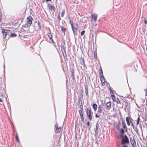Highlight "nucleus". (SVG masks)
<instances>
[{
	"mask_svg": "<svg viewBox=\"0 0 147 147\" xmlns=\"http://www.w3.org/2000/svg\"><path fill=\"white\" fill-rule=\"evenodd\" d=\"M120 136L121 138V144H122L125 145V143H128L129 142L128 138L126 135L120 134Z\"/></svg>",
	"mask_w": 147,
	"mask_h": 147,
	"instance_id": "obj_1",
	"label": "nucleus"
},
{
	"mask_svg": "<svg viewBox=\"0 0 147 147\" xmlns=\"http://www.w3.org/2000/svg\"><path fill=\"white\" fill-rule=\"evenodd\" d=\"M54 129L55 132L56 133H59L61 130V127H58V125L57 123H56L55 125Z\"/></svg>",
	"mask_w": 147,
	"mask_h": 147,
	"instance_id": "obj_2",
	"label": "nucleus"
},
{
	"mask_svg": "<svg viewBox=\"0 0 147 147\" xmlns=\"http://www.w3.org/2000/svg\"><path fill=\"white\" fill-rule=\"evenodd\" d=\"M86 113L89 119L91 120L92 119V117L91 115V110L88 109H87Z\"/></svg>",
	"mask_w": 147,
	"mask_h": 147,
	"instance_id": "obj_3",
	"label": "nucleus"
},
{
	"mask_svg": "<svg viewBox=\"0 0 147 147\" xmlns=\"http://www.w3.org/2000/svg\"><path fill=\"white\" fill-rule=\"evenodd\" d=\"M27 19L28 20V23L30 24H32V21L33 20L32 17L31 16H30L27 17Z\"/></svg>",
	"mask_w": 147,
	"mask_h": 147,
	"instance_id": "obj_4",
	"label": "nucleus"
},
{
	"mask_svg": "<svg viewBox=\"0 0 147 147\" xmlns=\"http://www.w3.org/2000/svg\"><path fill=\"white\" fill-rule=\"evenodd\" d=\"M130 142L132 146L133 145H136L135 140L134 139V137H133L132 138H130Z\"/></svg>",
	"mask_w": 147,
	"mask_h": 147,
	"instance_id": "obj_5",
	"label": "nucleus"
},
{
	"mask_svg": "<svg viewBox=\"0 0 147 147\" xmlns=\"http://www.w3.org/2000/svg\"><path fill=\"white\" fill-rule=\"evenodd\" d=\"M47 7H48L49 10L52 11V10L54 11L55 9V7L54 6H53L51 4H48L47 5Z\"/></svg>",
	"mask_w": 147,
	"mask_h": 147,
	"instance_id": "obj_6",
	"label": "nucleus"
},
{
	"mask_svg": "<svg viewBox=\"0 0 147 147\" xmlns=\"http://www.w3.org/2000/svg\"><path fill=\"white\" fill-rule=\"evenodd\" d=\"M100 78L101 81V82L102 83V85H104L105 82V78L103 77V75H100Z\"/></svg>",
	"mask_w": 147,
	"mask_h": 147,
	"instance_id": "obj_7",
	"label": "nucleus"
},
{
	"mask_svg": "<svg viewBox=\"0 0 147 147\" xmlns=\"http://www.w3.org/2000/svg\"><path fill=\"white\" fill-rule=\"evenodd\" d=\"M92 20H93L94 22H95L96 21L97 15V14H94L91 15Z\"/></svg>",
	"mask_w": 147,
	"mask_h": 147,
	"instance_id": "obj_8",
	"label": "nucleus"
},
{
	"mask_svg": "<svg viewBox=\"0 0 147 147\" xmlns=\"http://www.w3.org/2000/svg\"><path fill=\"white\" fill-rule=\"evenodd\" d=\"M102 105H98V112L99 113H101L102 112Z\"/></svg>",
	"mask_w": 147,
	"mask_h": 147,
	"instance_id": "obj_9",
	"label": "nucleus"
},
{
	"mask_svg": "<svg viewBox=\"0 0 147 147\" xmlns=\"http://www.w3.org/2000/svg\"><path fill=\"white\" fill-rule=\"evenodd\" d=\"M111 102H109L107 103L106 104V109L109 110L110 108L111 107Z\"/></svg>",
	"mask_w": 147,
	"mask_h": 147,
	"instance_id": "obj_10",
	"label": "nucleus"
},
{
	"mask_svg": "<svg viewBox=\"0 0 147 147\" xmlns=\"http://www.w3.org/2000/svg\"><path fill=\"white\" fill-rule=\"evenodd\" d=\"M5 31H6V30H5L3 29L2 30V32L3 34V37L4 38H6L7 35V32H5Z\"/></svg>",
	"mask_w": 147,
	"mask_h": 147,
	"instance_id": "obj_11",
	"label": "nucleus"
},
{
	"mask_svg": "<svg viewBox=\"0 0 147 147\" xmlns=\"http://www.w3.org/2000/svg\"><path fill=\"white\" fill-rule=\"evenodd\" d=\"M84 86L85 88V93L87 96H88V86L87 85L85 84Z\"/></svg>",
	"mask_w": 147,
	"mask_h": 147,
	"instance_id": "obj_12",
	"label": "nucleus"
},
{
	"mask_svg": "<svg viewBox=\"0 0 147 147\" xmlns=\"http://www.w3.org/2000/svg\"><path fill=\"white\" fill-rule=\"evenodd\" d=\"M126 120L127 123V125H128L129 126L130 125V121H131V120L130 119V118L129 117H127L126 118Z\"/></svg>",
	"mask_w": 147,
	"mask_h": 147,
	"instance_id": "obj_13",
	"label": "nucleus"
},
{
	"mask_svg": "<svg viewBox=\"0 0 147 147\" xmlns=\"http://www.w3.org/2000/svg\"><path fill=\"white\" fill-rule=\"evenodd\" d=\"M98 124L97 122L96 124V128L95 129V135H96L98 133Z\"/></svg>",
	"mask_w": 147,
	"mask_h": 147,
	"instance_id": "obj_14",
	"label": "nucleus"
},
{
	"mask_svg": "<svg viewBox=\"0 0 147 147\" xmlns=\"http://www.w3.org/2000/svg\"><path fill=\"white\" fill-rule=\"evenodd\" d=\"M92 107L94 111H96V110L97 108V105L95 104H93L92 105Z\"/></svg>",
	"mask_w": 147,
	"mask_h": 147,
	"instance_id": "obj_15",
	"label": "nucleus"
},
{
	"mask_svg": "<svg viewBox=\"0 0 147 147\" xmlns=\"http://www.w3.org/2000/svg\"><path fill=\"white\" fill-rule=\"evenodd\" d=\"M48 36L50 40L52 41V42L54 43L53 40L52 38V35L51 34V33H49L48 34Z\"/></svg>",
	"mask_w": 147,
	"mask_h": 147,
	"instance_id": "obj_16",
	"label": "nucleus"
},
{
	"mask_svg": "<svg viewBox=\"0 0 147 147\" xmlns=\"http://www.w3.org/2000/svg\"><path fill=\"white\" fill-rule=\"evenodd\" d=\"M81 63L84 67H85V65L84 63V60L83 59H82L81 60Z\"/></svg>",
	"mask_w": 147,
	"mask_h": 147,
	"instance_id": "obj_17",
	"label": "nucleus"
},
{
	"mask_svg": "<svg viewBox=\"0 0 147 147\" xmlns=\"http://www.w3.org/2000/svg\"><path fill=\"white\" fill-rule=\"evenodd\" d=\"M60 27L61 30L63 32L64 34H65V31L66 30V29L62 26H61Z\"/></svg>",
	"mask_w": 147,
	"mask_h": 147,
	"instance_id": "obj_18",
	"label": "nucleus"
},
{
	"mask_svg": "<svg viewBox=\"0 0 147 147\" xmlns=\"http://www.w3.org/2000/svg\"><path fill=\"white\" fill-rule=\"evenodd\" d=\"M122 124L123 127L124 129H125L127 130V127L126 125V124L125 122V121H123L122 122Z\"/></svg>",
	"mask_w": 147,
	"mask_h": 147,
	"instance_id": "obj_19",
	"label": "nucleus"
},
{
	"mask_svg": "<svg viewBox=\"0 0 147 147\" xmlns=\"http://www.w3.org/2000/svg\"><path fill=\"white\" fill-rule=\"evenodd\" d=\"M69 22H70V23L71 26V28H72V29L73 32L74 33V27H73V22L71 20H70Z\"/></svg>",
	"mask_w": 147,
	"mask_h": 147,
	"instance_id": "obj_20",
	"label": "nucleus"
},
{
	"mask_svg": "<svg viewBox=\"0 0 147 147\" xmlns=\"http://www.w3.org/2000/svg\"><path fill=\"white\" fill-rule=\"evenodd\" d=\"M83 111L82 110H79V112L80 113V116L81 117H83Z\"/></svg>",
	"mask_w": 147,
	"mask_h": 147,
	"instance_id": "obj_21",
	"label": "nucleus"
},
{
	"mask_svg": "<svg viewBox=\"0 0 147 147\" xmlns=\"http://www.w3.org/2000/svg\"><path fill=\"white\" fill-rule=\"evenodd\" d=\"M110 91V92H111V95L112 96V97L113 100L115 101V96H114V95H112V94H111V91Z\"/></svg>",
	"mask_w": 147,
	"mask_h": 147,
	"instance_id": "obj_22",
	"label": "nucleus"
},
{
	"mask_svg": "<svg viewBox=\"0 0 147 147\" xmlns=\"http://www.w3.org/2000/svg\"><path fill=\"white\" fill-rule=\"evenodd\" d=\"M64 13H65V11L64 9L62 11L61 13V17H63V16L64 15Z\"/></svg>",
	"mask_w": 147,
	"mask_h": 147,
	"instance_id": "obj_23",
	"label": "nucleus"
},
{
	"mask_svg": "<svg viewBox=\"0 0 147 147\" xmlns=\"http://www.w3.org/2000/svg\"><path fill=\"white\" fill-rule=\"evenodd\" d=\"M94 57L95 58H97L96 52L95 51L94 52Z\"/></svg>",
	"mask_w": 147,
	"mask_h": 147,
	"instance_id": "obj_24",
	"label": "nucleus"
},
{
	"mask_svg": "<svg viewBox=\"0 0 147 147\" xmlns=\"http://www.w3.org/2000/svg\"><path fill=\"white\" fill-rule=\"evenodd\" d=\"M124 130L122 129H121V134L123 135V134H124Z\"/></svg>",
	"mask_w": 147,
	"mask_h": 147,
	"instance_id": "obj_25",
	"label": "nucleus"
},
{
	"mask_svg": "<svg viewBox=\"0 0 147 147\" xmlns=\"http://www.w3.org/2000/svg\"><path fill=\"white\" fill-rule=\"evenodd\" d=\"M10 36L11 37H12V36L15 37V36H16V34L15 33H13L12 34H10Z\"/></svg>",
	"mask_w": 147,
	"mask_h": 147,
	"instance_id": "obj_26",
	"label": "nucleus"
},
{
	"mask_svg": "<svg viewBox=\"0 0 147 147\" xmlns=\"http://www.w3.org/2000/svg\"><path fill=\"white\" fill-rule=\"evenodd\" d=\"M74 29H75L77 30L78 29V25L77 24H76L75 25V26L74 28Z\"/></svg>",
	"mask_w": 147,
	"mask_h": 147,
	"instance_id": "obj_27",
	"label": "nucleus"
},
{
	"mask_svg": "<svg viewBox=\"0 0 147 147\" xmlns=\"http://www.w3.org/2000/svg\"><path fill=\"white\" fill-rule=\"evenodd\" d=\"M71 76L72 77L73 79L74 80V73L73 72H71Z\"/></svg>",
	"mask_w": 147,
	"mask_h": 147,
	"instance_id": "obj_28",
	"label": "nucleus"
},
{
	"mask_svg": "<svg viewBox=\"0 0 147 147\" xmlns=\"http://www.w3.org/2000/svg\"><path fill=\"white\" fill-rule=\"evenodd\" d=\"M84 31L83 30L81 32V34L82 36L84 34Z\"/></svg>",
	"mask_w": 147,
	"mask_h": 147,
	"instance_id": "obj_29",
	"label": "nucleus"
},
{
	"mask_svg": "<svg viewBox=\"0 0 147 147\" xmlns=\"http://www.w3.org/2000/svg\"><path fill=\"white\" fill-rule=\"evenodd\" d=\"M81 121L83 123H84V119L83 117H81Z\"/></svg>",
	"mask_w": 147,
	"mask_h": 147,
	"instance_id": "obj_30",
	"label": "nucleus"
},
{
	"mask_svg": "<svg viewBox=\"0 0 147 147\" xmlns=\"http://www.w3.org/2000/svg\"><path fill=\"white\" fill-rule=\"evenodd\" d=\"M16 139L18 142H19L18 138L17 136H16Z\"/></svg>",
	"mask_w": 147,
	"mask_h": 147,
	"instance_id": "obj_31",
	"label": "nucleus"
},
{
	"mask_svg": "<svg viewBox=\"0 0 147 147\" xmlns=\"http://www.w3.org/2000/svg\"><path fill=\"white\" fill-rule=\"evenodd\" d=\"M80 109H81L80 110H82L83 111V107L82 105L80 107Z\"/></svg>",
	"mask_w": 147,
	"mask_h": 147,
	"instance_id": "obj_32",
	"label": "nucleus"
},
{
	"mask_svg": "<svg viewBox=\"0 0 147 147\" xmlns=\"http://www.w3.org/2000/svg\"><path fill=\"white\" fill-rule=\"evenodd\" d=\"M95 117L96 118H98L99 117V115H97L96 114L95 115Z\"/></svg>",
	"mask_w": 147,
	"mask_h": 147,
	"instance_id": "obj_33",
	"label": "nucleus"
},
{
	"mask_svg": "<svg viewBox=\"0 0 147 147\" xmlns=\"http://www.w3.org/2000/svg\"><path fill=\"white\" fill-rule=\"evenodd\" d=\"M101 73L102 74V71L101 69L100 72V75L101 74Z\"/></svg>",
	"mask_w": 147,
	"mask_h": 147,
	"instance_id": "obj_34",
	"label": "nucleus"
},
{
	"mask_svg": "<svg viewBox=\"0 0 147 147\" xmlns=\"http://www.w3.org/2000/svg\"><path fill=\"white\" fill-rule=\"evenodd\" d=\"M144 21L145 23L146 24H147V21L145 20Z\"/></svg>",
	"mask_w": 147,
	"mask_h": 147,
	"instance_id": "obj_35",
	"label": "nucleus"
},
{
	"mask_svg": "<svg viewBox=\"0 0 147 147\" xmlns=\"http://www.w3.org/2000/svg\"><path fill=\"white\" fill-rule=\"evenodd\" d=\"M123 147H128V146L125 145H123Z\"/></svg>",
	"mask_w": 147,
	"mask_h": 147,
	"instance_id": "obj_36",
	"label": "nucleus"
},
{
	"mask_svg": "<svg viewBox=\"0 0 147 147\" xmlns=\"http://www.w3.org/2000/svg\"><path fill=\"white\" fill-rule=\"evenodd\" d=\"M87 125L88 126H89V121L87 122Z\"/></svg>",
	"mask_w": 147,
	"mask_h": 147,
	"instance_id": "obj_37",
	"label": "nucleus"
},
{
	"mask_svg": "<svg viewBox=\"0 0 147 147\" xmlns=\"http://www.w3.org/2000/svg\"><path fill=\"white\" fill-rule=\"evenodd\" d=\"M46 1L48 2L51 1V0H46Z\"/></svg>",
	"mask_w": 147,
	"mask_h": 147,
	"instance_id": "obj_38",
	"label": "nucleus"
},
{
	"mask_svg": "<svg viewBox=\"0 0 147 147\" xmlns=\"http://www.w3.org/2000/svg\"><path fill=\"white\" fill-rule=\"evenodd\" d=\"M140 120V118H139V117H138V120H137V121H139Z\"/></svg>",
	"mask_w": 147,
	"mask_h": 147,
	"instance_id": "obj_39",
	"label": "nucleus"
},
{
	"mask_svg": "<svg viewBox=\"0 0 147 147\" xmlns=\"http://www.w3.org/2000/svg\"><path fill=\"white\" fill-rule=\"evenodd\" d=\"M131 125H132V126L134 127V125H133V123H132V122H131Z\"/></svg>",
	"mask_w": 147,
	"mask_h": 147,
	"instance_id": "obj_40",
	"label": "nucleus"
},
{
	"mask_svg": "<svg viewBox=\"0 0 147 147\" xmlns=\"http://www.w3.org/2000/svg\"><path fill=\"white\" fill-rule=\"evenodd\" d=\"M136 145H133L132 146V147H136Z\"/></svg>",
	"mask_w": 147,
	"mask_h": 147,
	"instance_id": "obj_41",
	"label": "nucleus"
},
{
	"mask_svg": "<svg viewBox=\"0 0 147 147\" xmlns=\"http://www.w3.org/2000/svg\"><path fill=\"white\" fill-rule=\"evenodd\" d=\"M139 124V121H137V124Z\"/></svg>",
	"mask_w": 147,
	"mask_h": 147,
	"instance_id": "obj_42",
	"label": "nucleus"
},
{
	"mask_svg": "<svg viewBox=\"0 0 147 147\" xmlns=\"http://www.w3.org/2000/svg\"><path fill=\"white\" fill-rule=\"evenodd\" d=\"M111 94H112V95H114L113 92L112 93H111Z\"/></svg>",
	"mask_w": 147,
	"mask_h": 147,
	"instance_id": "obj_43",
	"label": "nucleus"
},
{
	"mask_svg": "<svg viewBox=\"0 0 147 147\" xmlns=\"http://www.w3.org/2000/svg\"><path fill=\"white\" fill-rule=\"evenodd\" d=\"M0 102H2L1 99L0 98Z\"/></svg>",
	"mask_w": 147,
	"mask_h": 147,
	"instance_id": "obj_44",
	"label": "nucleus"
},
{
	"mask_svg": "<svg viewBox=\"0 0 147 147\" xmlns=\"http://www.w3.org/2000/svg\"><path fill=\"white\" fill-rule=\"evenodd\" d=\"M59 20H60V18H59Z\"/></svg>",
	"mask_w": 147,
	"mask_h": 147,
	"instance_id": "obj_45",
	"label": "nucleus"
},
{
	"mask_svg": "<svg viewBox=\"0 0 147 147\" xmlns=\"http://www.w3.org/2000/svg\"><path fill=\"white\" fill-rule=\"evenodd\" d=\"M59 20H60V18H59Z\"/></svg>",
	"mask_w": 147,
	"mask_h": 147,
	"instance_id": "obj_46",
	"label": "nucleus"
},
{
	"mask_svg": "<svg viewBox=\"0 0 147 147\" xmlns=\"http://www.w3.org/2000/svg\"><path fill=\"white\" fill-rule=\"evenodd\" d=\"M83 127H84V125H83Z\"/></svg>",
	"mask_w": 147,
	"mask_h": 147,
	"instance_id": "obj_47",
	"label": "nucleus"
},
{
	"mask_svg": "<svg viewBox=\"0 0 147 147\" xmlns=\"http://www.w3.org/2000/svg\"><path fill=\"white\" fill-rule=\"evenodd\" d=\"M24 26H23V27H22V28H24Z\"/></svg>",
	"mask_w": 147,
	"mask_h": 147,
	"instance_id": "obj_48",
	"label": "nucleus"
}]
</instances>
